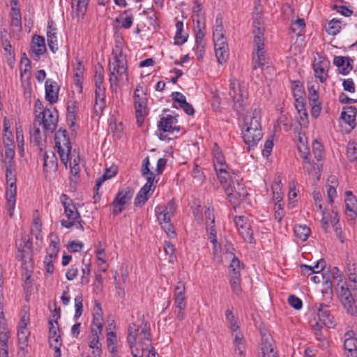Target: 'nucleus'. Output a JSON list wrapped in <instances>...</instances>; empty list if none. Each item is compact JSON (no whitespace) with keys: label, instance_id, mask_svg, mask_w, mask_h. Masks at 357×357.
<instances>
[{"label":"nucleus","instance_id":"1","mask_svg":"<svg viewBox=\"0 0 357 357\" xmlns=\"http://www.w3.org/2000/svg\"><path fill=\"white\" fill-rule=\"evenodd\" d=\"M241 135L248 151L257 146L263 137L260 110L255 109L252 115H246L243 118Z\"/></svg>","mask_w":357,"mask_h":357},{"label":"nucleus","instance_id":"2","mask_svg":"<svg viewBox=\"0 0 357 357\" xmlns=\"http://www.w3.org/2000/svg\"><path fill=\"white\" fill-rule=\"evenodd\" d=\"M33 243L27 236L22 237L20 241H16V259L22 261V275L26 284H30L31 277L33 271L32 261Z\"/></svg>","mask_w":357,"mask_h":357},{"label":"nucleus","instance_id":"3","mask_svg":"<svg viewBox=\"0 0 357 357\" xmlns=\"http://www.w3.org/2000/svg\"><path fill=\"white\" fill-rule=\"evenodd\" d=\"M60 201L64 208L67 220H61V225L67 229L75 226L77 229L84 231L83 220L73 201L66 194L60 196Z\"/></svg>","mask_w":357,"mask_h":357},{"label":"nucleus","instance_id":"4","mask_svg":"<svg viewBox=\"0 0 357 357\" xmlns=\"http://www.w3.org/2000/svg\"><path fill=\"white\" fill-rule=\"evenodd\" d=\"M229 96L232 98L234 111L238 116H243L248 106V92L244 87H241L238 82L234 79L230 83Z\"/></svg>","mask_w":357,"mask_h":357},{"label":"nucleus","instance_id":"5","mask_svg":"<svg viewBox=\"0 0 357 357\" xmlns=\"http://www.w3.org/2000/svg\"><path fill=\"white\" fill-rule=\"evenodd\" d=\"M14 171L13 165L11 160H10L8 164L6 165V178L7 183L6 196L9 216L10 218H13L14 215L17 193V187L15 184L16 177Z\"/></svg>","mask_w":357,"mask_h":357},{"label":"nucleus","instance_id":"6","mask_svg":"<svg viewBox=\"0 0 357 357\" xmlns=\"http://www.w3.org/2000/svg\"><path fill=\"white\" fill-rule=\"evenodd\" d=\"M59 114L56 109L52 105H48L44 109V113L38 114L35 122H38V126H43L44 132H53L57 126Z\"/></svg>","mask_w":357,"mask_h":357},{"label":"nucleus","instance_id":"7","mask_svg":"<svg viewBox=\"0 0 357 357\" xmlns=\"http://www.w3.org/2000/svg\"><path fill=\"white\" fill-rule=\"evenodd\" d=\"M113 61H109V83L110 89L112 91H116L119 84V77L114 75V71L120 70L126 72L127 61L126 56H123L122 50L119 53L113 52Z\"/></svg>","mask_w":357,"mask_h":357},{"label":"nucleus","instance_id":"8","mask_svg":"<svg viewBox=\"0 0 357 357\" xmlns=\"http://www.w3.org/2000/svg\"><path fill=\"white\" fill-rule=\"evenodd\" d=\"M54 141L61 161L67 167L71 146L66 130L62 128L58 130L55 133Z\"/></svg>","mask_w":357,"mask_h":357},{"label":"nucleus","instance_id":"9","mask_svg":"<svg viewBox=\"0 0 357 357\" xmlns=\"http://www.w3.org/2000/svg\"><path fill=\"white\" fill-rule=\"evenodd\" d=\"M133 195L134 189L131 187L126 186L120 189L111 204L112 213L114 215H117L122 213L126 206L131 201Z\"/></svg>","mask_w":357,"mask_h":357},{"label":"nucleus","instance_id":"10","mask_svg":"<svg viewBox=\"0 0 357 357\" xmlns=\"http://www.w3.org/2000/svg\"><path fill=\"white\" fill-rule=\"evenodd\" d=\"M168 111V109H164L162 110V114L160 116V120L158 121V130L162 132L172 133L175 130L179 131L180 126L176 125L178 122L177 117L171 114L165 115V113Z\"/></svg>","mask_w":357,"mask_h":357},{"label":"nucleus","instance_id":"11","mask_svg":"<svg viewBox=\"0 0 357 357\" xmlns=\"http://www.w3.org/2000/svg\"><path fill=\"white\" fill-rule=\"evenodd\" d=\"M234 222L236 229L243 240L250 243H252L253 231L248 218L244 215L236 216Z\"/></svg>","mask_w":357,"mask_h":357},{"label":"nucleus","instance_id":"12","mask_svg":"<svg viewBox=\"0 0 357 357\" xmlns=\"http://www.w3.org/2000/svg\"><path fill=\"white\" fill-rule=\"evenodd\" d=\"M339 298L344 308L351 316H357V306L352 294L348 287L343 285L340 287Z\"/></svg>","mask_w":357,"mask_h":357},{"label":"nucleus","instance_id":"13","mask_svg":"<svg viewBox=\"0 0 357 357\" xmlns=\"http://www.w3.org/2000/svg\"><path fill=\"white\" fill-rule=\"evenodd\" d=\"M315 307L317 310L319 321L329 328H335L336 324L329 309L330 305L324 303H317L315 305Z\"/></svg>","mask_w":357,"mask_h":357},{"label":"nucleus","instance_id":"14","mask_svg":"<svg viewBox=\"0 0 357 357\" xmlns=\"http://www.w3.org/2000/svg\"><path fill=\"white\" fill-rule=\"evenodd\" d=\"M135 108L137 118V122L140 126L148 114L149 109L147 107V98L145 96H134Z\"/></svg>","mask_w":357,"mask_h":357},{"label":"nucleus","instance_id":"15","mask_svg":"<svg viewBox=\"0 0 357 357\" xmlns=\"http://www.w3.org/2000/svg\"><path fill=\"white\" fill-rule=\"evenodd\" d=\"M39 158L43 162V172L47 174L49 172H56L58 167V160L52 151H39Z\"/></svg>","mask_w":357,"mask_h":357},{"label":"nucleus","instance_id":"16","mask_svg":"<svg viewBox=\"0 0 357 357\" xmlns=\"http://www.w3.org/2000/svg\"><path fill=\"white\" fill-rule=\"evenodd\" d=\"M344 347L348 351L347 357L357 356V337L353 330L348 331L344 334Z\"/></svg>","mask_w":357,"mask_h":357},{"label":"nucleus","instance_id":"17","mask_svg":"<svg viewBox=\"0 0 357 357\" xmlns=\"http://www.w3.org/2000/svg\"><path fill=\"white\" fill-rule=\"evenodd\" d=\"M59 89L60 88L56 81L51 79L45 81V99L49 102V105H53L54 103L58 101Z\"/></svg>","mask_w":357,"mask_h":357},{"label":"nucleus","instance_id":"18","mask_svg":"<svg viewBox=\"0 0 357 357\" xmlns=\"http://www.w3.org/2000/svg\"><path fill=\"white\" fill-rule=\"evenodd\" d=\"M330 66V61L325 58L313 63V70L314 76L319 79L321 83H324L328 78V72Z\"/></svg>","mask_w":357,"mask_h":357},{"label":"nucleus","instance_id":"19","mask_svg":"<svg viewBox=\"0 0 357 357\" xmlns=\"http://www.w3.org/2000/svg\"><path fill=\"white\" fill-rule=\"evenodd\" d=\"M45 134L42 135L38 126L36 125V122L30 128V142L33 146H37L40 152L42 153L43 146L45 143Z\"/></svg>","mask_w":357,"mask_h":357},{"label":"nucleus","instance_id":"20","mask_svg":"<svg viewBox=\"0 0 357 357\" xmlns=\"http://www.w3.org/2000/svg\"><path fill=\"white\" fill-rule=\"evenodd\" d=\"M354 60L350 57L335 56L333 64L338 68L339 73L343 75H348L353 69Z\"/></svg>","mask_w":357,"mask_h":357},{"label":"nucleus","instance_id":"21","mask_svg":"<svg viewBox=\"0 0 357 357\" xmlns=\"http://www.w3.org/2000/svg\"><path fill=\"white\" fill-rule=\"evenodd\" d=\"M95 96L94 112L96 115H100L106 106L105 88L102 86H96Z\"/></svg>","mask_w":357,"mask_h":357},{"label":"nucleus","instance_id":"22","mask_svg":"<svg viewBox=\"0 0 357 357\" xmlns=\"http://www.w3.org/2000/svg\"><path fill=\"white\" fill-rule=\"evenodd\" d=\"M56 29L53 21H48L47 27V45L50 50L55 53L58 50Z\"/></svg>","mask_w":357,"mask_h":357},{"label":"nucleus","instance_id":"23","mask_svg":"<svg viewBox=\"0 0 357 357\" xmlns=\"http://www.w3.org/2000/svg\"><path fill=\"white\" fill-rule=\"evenodd\" d=\"M185 287L183 282L179 281L174 287V306L186 307Z\"/></svg>","mask_w":357,"mask_h":357},{"label":"nucleus","instance_id":"24","mask_svg":"<svg viewBox=\"0 0 357 357\" xmlns=\"http://www.w3.org/2000/svg\"><path fill=\"white\" fill-rule=\"evenodd\" d=\"M231 183L225 187V192L228 197L231 199L232 197L236 194L239 198L244 199L247 195L248 192L245 190L243 184L240 183L238 181L236 183V186L234 185V182Z\"/></svg>","mask_w":357,"mask_h":357},{"label":"nucleus","instance_id":"25","mask_svg":"<svg viewBox=\"0 0 357 357\" xmlns=\"http://www.w3.org/2000/svg\"><path fill=\"white\" fill-rule=\"evenodd\" d=\"M215 56L218 61L222 64L225 63L229 57V48L227 43H217L214 44Z\"/></svg>","mask_w":357,"mask_h":357},{"label":"nucleus","instance_id":"26","mask_svg":"<svg viewBox=\"0 0 357 357\" xmlns=\"http://www.w3.org/2000/svg\"><path fill=\"white\" fill-rule=\"evenodd\" d=\"M356 114L357 109L355 107H344L341 114V118L346 123L354 128L356 125Z\"/></svg>","mask_w":357,"mask_h":357},{"label":"nucleus","instance_id":"27","mask_svg":"<svg viewBox=\"0 0 357 357\" xmlns=\"http://www.w3.org/2000/svg\"><path fill=\"white\" fill-rule=\"evenodd\" d=\"M155 188V186H153V189L152 190V188H149V185H144V186L139 190L135 198L134 205L137 207L144 205L149 198L150 191H153Z\"/></svg>","mask_w":357,"mask_h":357},{"label":"nucleus","instance_id":"28","mask_svg":"<svg viewBox=\"0 0 357 357\" xmlns=\"http://www.w3.org/2000/svg\"><path fill=\"white\" fill-rule=\"evenodd\" d=\"M31 48L36 56L39 57L43 54L46 50L44 37L35 35L32 39Z\"/></svg>","mask_w":357,"mask_h":357},{"label":"nucleus","instance_id":"29","mask_svg":"<svg viewBox=\"0 0 357 357\" xmlns=\"http://www.w3.org/2000/svg\"><path fill=\"white\" fill-rule=\"evenodd\" d=\"M264 52H253L252 55V68L253 71L257 69H263L267 63V59L265 56Z\"/></svg>","mask_w":357,"mask_h":357},{"label":"nucleus","instance_id":"30","mask_svg":"<svg viewBox=\"0 0 357 357\" xmlns=\"http://www.w3.org/2000/svg\"><path fill=\"white\" fill-rule=\"evenodd\" d=\"M175 26L176 30L174 36V44L182 45L187 41L188 34L183 31V22L182 21H177Z\"/></svg>","mask_w":357,"mask_h":357},{"label":"nucleus","instance_id":"31","mask_svg":"<svg viewBox=\"0 0 357 357\" xmlns=\"http://www.w3.org/2000/svg\"><path fill=\"white\" fill-rule=\"evenodd\" d=\"M264 28L259 27L257 30L253 29L254 45L255 50L253 52H264Z\"/></svg>","mask_w":357,"mask_h":357},{"label":"nucleus","instance_id":"32","mask_svg":"<svg viewBox=\"0 0 357 357\" xmlns=\"http://www.w3.org/2000/svg\"><path fill=\"white\" fill-rule=\"evenodd\" d=\"M54 319L49 321V343L50 346H54L55 344L62 343L60 335L58 334L59 331V325L55 326L53 324Z\"/></svg>","mask_w":357,"mask_h":357},{"label":"nucleus","instance_id":"33","mask_svg":"<svg viewBox=\"0 0 357 357\" xmlns=\"http://www.w3.org/2000/svg\"><path fill=\"white\" fill-rule=\"evenodd\" d=\"M243 336L240 331L235 334V338L234 341V344L235 346V357H244L245 348L243 342Z\"/></svg>","mask_w":357,"mask_h":357},{"label":"nucleus","instance_id":"34","mask_svg":"<svg viewBox=\"0 0 357 357\" xmlns=\"http://www.w3.org/2000/svg\"><path fill=\"white\" fill-rule=\"evenodd\" d=\"M107 346L112 357H117V338L115 332L109 331L107 333Z\"/></svg>","mask_w":357,"mask_h":357},{"label":"nucleus","instance_id":"35","mask_svg":"<svg viewBox=\"0 0 357 357\" xmlns=\"http://www.w3.org/2000/svg\"><path fill=\"white\" fill-rule=\"evenodd\" d=\"M18 342L20 348L21 350H24L28 346V336L29 333L26 330V324L24 322V324L20 326L17 331Z\"/></svg>","mask_w":357,"mask_h":357},{"label":"nucleus","instance_id":"36","mask_svg":"<svg viewBox=\"0 0 357 357\" xmlns=\"http://www.w3.org/2000/svg\"><path fill=\"white\" fill-rule=\"evenodd\" d=\"M88 3L89 0H77L75 10H73V13H72V17H76L77 20L82 19L85 15Z\"/></svg>","mask_w":357,"mask_h":357},{"label":"nucleus","instance_id":"37","mask_svg":"<svg viewBox=\"0 0 357 357\" xmlns=\"http://www.w3.org/2000/svg\"><path fill=\"white\" fill-rule=\"evenodd\" d=\"M78 102L69 101L67 105V119L71 121L70 126L73 127L75 123L76 114L78 110Z\"/></svg>","mask_w":357,"mask_h":357},{"label":"nucleus","instance_id":"38","mask_svg":"<svg viewBox=\"0 0 357 357\" xmlns=\"http://www.w3.org/2000/svg\"><path fill=\"white\" fill-rule=\"evenodd\" d=\"M79 165L76 160H74L73 165H70V186L75 189L79 179Z\"/></svg>","mask_w":357,"mask_h":357},{"label":"nucleus","instance_id":"39","mask_svg":"<svg viewBox=\"0 0 357 357\" xmlns=\"http://www.w3.org/2000/svg\"><path fill=\"white\" fill-rule=\"evenodd\" d=\"M310 323L316 339L320 342L324 341L326 337L323 333L324 324H322L321 322L317 321L316 319L311 321Z\"/></svg>","mask_w":357,"mask_h":357},{"label":"nucleus","instance_id":"40","mask_svg":"<svg viewBox=\"0 0 357 357\" xmlns=\"http://www.w3.org/2000/svg\"><path fill=\"white\" fill-rule=\"evenodd\" d=\"M294 231L296 238L305 241L308 238L311 230L310 227L305 225H297L294 227Z\"/></svg>","mask_w":357,"mask_h":357},{"label":"nucleus","instance_id":"41","mask_svg":"<svg viewBox=\"0 0 357 357\" xmlns=\"http://www.w3.org/2000/svg\"><path fill=\"white\" fill-rule=\"evenodd\" d=\"M212 154L213 158V165L218 164V165H224V163L226 162L225 158L222 153V149L216 142L213 145Z\"/></svg>","mask_w":357,"mask_h":357},{"label":"nucleus","instance_id":"42","mask_svg":"<svg viewBox=\"0 0 357 357\" xmlns=\"http://www.w3.org/2000/svg\"><path fill=\"white\" fill-rule=\"evenodd\" d=\"M11 25L17 28H22V15L19 7L11 6L10 10Z\"/></svg>","mask_w":357,"mask_h":357},{"label":"nucleus","instance_id":"43","mask_svg":"<svg viewBox=\"0 0 357 357\" xmlns=\"http://www.w3.org/2000/svg\"><path fill=\"white\" fill-rule=\"evenodd\" d=\"M342 26V22L340 20L333 19L328 23L326 26V31L328 34L335 36L337 34Z\"/></svg>","mask_w":357,"mask_h":357},{"label":"nucleus","instance_id":"44","mask_svg":"<svg viewBox=\"0 0 357 357\" xmlns=\"http://www.w3.org/2000/svg\"><path fill=\"white\" fill-rule=\"evenodd\" d=\"M225 317L227 321L229 323V327L232 332H237L239 328L238 319L236 317L233 312L230 310H227L225 312Z\"/></svg>","mask_w":357,"mask_h":357},{"label":"nucleus","instance_id":"45","mask_svg":"<svg viewBox=\"0 0 357 357\" xmlns=\"http://www.w3.org/2000/svg\"><path fill=\"white\" fill-rule=\"evenodd\" d=\"M91 340H90L89 347L93 349L94 352L98 354L101 353V344L100 343V335H98L97 331L95 329L91 330Z\"/></svg>","mask_w":357,"mask_h":357},{"label":"nucleus","instance_id":"46","mask_svg":"<svg viewBox=\"0 0 357 357\" xmlns=\"http://www.w3.org/2000/svg\"><path fill=\"white\" fill-rule=\"evenodd\" d=\"M347 270L349 279L354 283L357 282V264L348 259L347 264Z\"/></svg>","mask_w":357,"mask_h":357},{"label":"nucleus","instance_id":"47","mask_svg":"<svg viewBox=\"0 0 357 357\" xmlns=\"http://www.w3.org/2000/svg\"><path fill=\"white\" fill-rule=\"evenodd\" d=\"M197 28L198 29L195 33V42L196 46L197 49H200V51H202L204 48L205 43H204V38L205 36V33L204 30L200 27V22L199 20L197 21Z\"/></svg>","mask_w":357,"mask_h":357},{"label":"nucleus","instance_id":"48","mask_svg":"<svg viewBox=\"0 0 357 357\" xmlns=\"http://www.w3.org/2000/svg\"><path fill=\"white\" fill-rule=\"evenodd\" d=\"M241 265L238 258L234 257L229 266V276H241Z\"/></svg>","mask_w":357,"mask_h":357},{"label":"nucleus","instance_id":"49","mask_svg":"<svg viewBox=\"0 0 357 357\" xmlns=\"http://www.w3.org/2000/svg\"><path fill=\"white\" fill-rule=\"evenodd\" d=\"M141 340L142 346H145L146 347H143V349H148L149 347L151 346V338L149 330L146 327V324H144V326L142 328V331L140 333Z\"/></svg>","mask_w":357,"mask_h":357},{"label":"nucleus","instance_id":"50","mask_svg":"<svg viewBox=\"0 0 357 357\" xmlns=\"http://www.w3.org/2000/svg\"><path fill=\"white\" fill-rule=\"evenodd\" d=\"M155 212L159 224L160 222H171L172 216L162 209V206H157L155 208Z\"/></svg>","mask_w":357,"mask_h":357},{"label":"nucleus","instance_id":"51","mask_svg":"<svg viewBox=\"0 0 357 357\" xmlns=\"http://www.w3.org/2000/svg\"><path fill=\"white\" fill-rule=\"evenodd\" d=\"M345 197L346 210L357 209V199L352 192L346 191Z\"/></svg>","mask_w":357,"mask_h":357},{"label":"nucleus","instance_id":"52","mask_svg":"<svg viewBox=\"0 0 357 357\" xmlns=\"http://www.w3.org/2000/svg\"><path fill=\"white\" fill-rule=\"evenodd\" d=\"M322 164H319L318 162L312 163L310 161V158L308 160H303V167L305 169L308 174H311L313 172H320V168L321 167Z\"/></svg>","mask_w":357,"mask_h":357},{"label":"nucleus","instance_id":"53","mask_svg":"<svg viewBox=\"0 0 357 357\" xmlns=\"http://www.w3.org/2000/svg\"><path fill=\"white\" fill-rule=\"evenodd\" d=\"M8 336L6 333L0 334V357H8Z\"/></svg>","mask_w":357,"mask_h":357},{"label":"nucleus","instance_id":"54","mask_svg":"<svg viewBox=\"0 0 357 357\" xmlns=\"http://www.w3.org/2000/svg\"><path fill=\"white\" fill-rule=\"evenodd\" d=\"M75 312L73 318L75 320H77L82 314L83 296L82 294H79L75 298Z\"/></svg>","mask_w":357,"mask_h":357},{"label":"nucleus","instance_id":"55","mask_svg":"<svg viewBox=\"0 0 357 357\" xmlns=\"http://www.w3.org/2000/svg\"><path fill=\"white\" fill-rule=\"evenodd\" d=\"M356 143L354 142H349L347 147V157L351 162L357 159V147Z\"/></svg>","mask_w":357,"mask_h":357},{"label":"nucleus","instance_id":"56","mask_svg":"<svg viewBox=\"0 0 357 357\" xmlns=\"http://www.w3.org/2000/svg\"><path fill=\"white\" fill-rule=\"evenodd\" d=\"M223 29L224 28L222 24L217 25L216 27L215 28L213 33L214 44L221 42L227 43L223 33Z\"/></svg>","mask_w":357,"mask_h":357},{"label":"nucleus","instance_id":"57","mask_svg":"<svg viewBox=\"0 0 357 357\" xmlns=\"http://www.w3.org/2000/svg\"><path fill=\"white\" fill-rule=\"evenodd\" d=\"M319 86L312 84L311 86H308V98L310 102H315L318 103L319 101Z\"/></svg>","mask_w":357,"mask_h":357},{"label":"nucleus","instance_id":"58","mask_svg":"<svg viewBox=\"0 0 357 357\" xmlns=\"http://www.w3.org/2000/svg\"><path fill=\"white\" fill-rule=\"evenodd\" d=\"M230 277V284L232 291L236 295H239L241 293V276H229Z\"/></svg>","mask_w":357,"mask_h":357},{"label":"nucleus","instance_id":"59","mask_svg":"<svg viewBox=\"0 0 357 357\" xmlns=\"http://www.w3.org/2000/svg\"><path fill=\"white\" fill-rule=\"evenodd\" d=\"M159 225L161 226L168 237L171 238L176 237V233L174 229V225L171 222H160Z\"/></svg>","mask_w":357,"mask_h":357},{"label":"nucleus","instance_id":"60","mask_svg":"<svg viewBox=\"0 0 357 357\" xmlns=\"http://www.w3.org/2000/svg\"><path fill=\"white\" fill-rule=\"evenodd\" d=\"M24 56H25V54H24ZM24 61H26L24 68L20 69V77L22 80H23L26 76L27 77V79L30 78L31 61L26 56L22 59L21 63H22Z\"/></svg>","mask_w":357,"mask_h":357},{"label":"nucleus","instance_id":"61","mask_svg":"<svg viewBox=\"0 0 357 357\" xmlns=\"http://www.w3.org/2000/svg\"><path fill=\"white\" fill-rule=\"evenodd\" d=\"M82 275L81 277V283L82 284H86L89 282L91 275V264L90 263L85 264L82 268Z\"/></svg>","mask_w":357,"mask_h":357},{"label":"nucleus","instance_id":"62","mask_svg":"<svg viewBox=\"0 0 357 357\" xmlns=\"http://www.w3.org/2000/svg\"><path fill=\"white\" fill-rule=\"evenodd\" d=\"M288 303L295 310H301L303 306V302L301 299L295 295H290L288 297Z\"/></svg>","mask_w":357,"mask_h":357},{"label":"nucleus","instance_id":"63","mask_svg":"<svg viewBox=\"0 0 357 357\" xmlns=\"http://www.w3.org/2000/svg\"><path fill=\"white\" fill-rule=\"evenodd\" d=\"M164 250L167 255L169 256V261H172L173 259L176 258L175 256V246L169 241H165L164 243Z\"/></svg>","mask_w":357,"mask_h":357},{"label":"nucleus","instance_id":"64","mask_svg":"<svg viewBox=\"0 0 357 357\" xmlns=\"http://www.w3.org/2000/svg\"><path fill=\"white\" fill-rule=\"evenodd\" d=\"M312 152L317 161L319 162L323 155L322 146L320 143L315 142L312 145Z\"/></svg>","mask_w":357,"mask_h":357}]
</instances>
